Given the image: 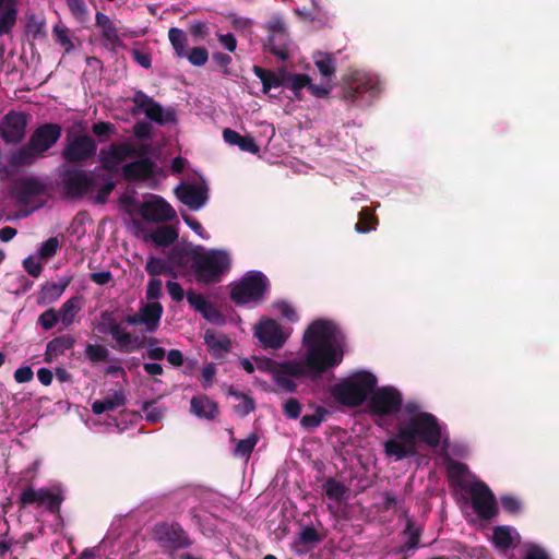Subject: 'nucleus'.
<instances>
[{
  "mask_svg": "<svg viewBox=\"0 0 559 559\" xmlns=\"http://www.w3.org/2000/svg\"><path fill=\"white\" fill-rule=\"evenodd\" d=\"M344 343L345 337L334 322L314 320L302 336V357L280 361L272 377L273 382L284 392H296V379H317L342 362Z\"/></svg>",
  "mask_w": 559,
  "mask_h": 559,
  "instance_id": "f257e3e1",
  "label": "nucleus"
},
{
  "mask_svg": "<svg viewBox=\"0 0 559 559\" xmlns=\"http://www.w3.org/2000/svg\"><path fill=\"white\" fill-rule=\"evenodd\" d=\"M445 427L430 413L411 417L397 427V437L408 443L423 442L429 447L442 443V451L449 449V438L444 436Z\"/></svg>",
  "mask_w": 559,
  "mask_h": 559,
  "instance_id": "f03ea898",
  "label": "nucleus"
},
{
  "mask_svg": "<svg viewBox=\"0 0 559 559\" xmlns=\"http://www.w3.org/2000/svg\"><path fill=\"white\" fill-rule=\"evenodd\" d=\"M378 380L369 371H357L331 388L333 399L349 407L362 405L377 386Z\"/></svg>",
  "mask_w": 559,
  "mask_h": 559,
  "instance_id": "7ed1b4c3",
  "label": "nucleus"
},
{
  "mask_svg": "<svg viewBox=\"0 0 559 559\" xmlns=\"http://www.w3.org/2000/svg\"><path fill=\"white\" fill-rule=\"evenodd\" d=\"M380 92V82L377 75L354 71L345 81L342 88V98L356 106H367Z\"/></svg>",
  "mask_w": 559,
  "mask_h": 559,
  "instance_id": "20e7f679",
  "label": "nucleus"
},
{
  "mask_svg": "<svg viewBox=\"0 0 559 559\" xmlns=\"http://www.w3.org/2000/svg\"><path fill=\"white\" fill-rule=\"evenodd\" d=\"M152 538L162 552L173 557L177 551L190 548L193 539L176 521H160L152 527Z\"/></svg>",
  "mask_w": 559,
  "mask_h": 559,
  "instance_id": "39448f33",
  "label": "nucleus"
},
{
  "mask_svg": "<svg viewBox=\"0 0 559 559\" xmlns=\"http://www.w3.org/2000/svg\"><path fill=\"white\" fill-rule=\"evenodd\" d=\"M443 463L445 465L447 475L453 489H490L484 481L472 474L466 464L454 461L449 456L448 452L455 455L464 456L467 452L464 445H454L443 451Z\"/></svg>",
  "mask_w": 559,
  "mask_h": 559,
  "instance_id": "423d86ee",
  "label": "nucleus"
},
{
  "mask_svg": "<svg viewBox=\"0 0 559 559\" xmlns=\"http://www.w3.org/2000/svg\"><path fill=\"white\" fill-rule=\"evenodd\" d=\"M269 280L260 271H249L230 290V298L237 305H255L269 292Z\"/></svg>",
  "mask_w": 559,
  "mask_h": 559,
  "instance_id": "0eeeda50",
  "label": "nucleus"
},
{
  "mask_svg": "<svg viewBox=\"0 0 559 559\" xmlns=\"http://www.w3.org/2000/svg\"><path fill=\"white\" fill-rule=\"evenodd\" d=\"M59 177L62 190L70 199H82L98 186L94 170L86 171L82 168L63 165L60 167Z\"/></svg>",
  "mask_w": 559,
  "mask_h": 559,
  "instance_id": "6e6552de",
  "label": "nucleus"
},
{
  "mask_svg": "<svg viewBox=\"0 0 559 559\" xmlns=\"http://www.w3.org/2000/svg\"><path fill=\"white\" fill-rule=\"evenodd\" d=\"M152 152L151 143H142L135 146L132 142L112 143L99 152V162L109 170L116 169L122 162L135 156L148 155Z\"/></svg>",
  "mask_w": 559,
  "mask_h": 559,
  "instance_id": "1a4fd4ad",
  "label": "nucleus"
},
{
  "mask_svg": "<svg viewBox=\"0 0 559 559\" xmlns=\"http://www.w3.org/2000/svg\"><path fill=\"white\" fill-rule=\"evenodd\" d=\"M230 260L223 250H211L194 260L195 274L200 281L214 283L229 269Z\"/></svg>",
  "mask_w": 559,
  "mask_h": 559,
  "instance_id": "9d476101",
  "label": "nucleus"
},
{
  "mask_svg": "<svg viewBox=\"0 0 559 559\" xmlns=\"http://www.w3.org/2000/svg\"><path fill=\"white\" fill-rule=\"evenodd\" d=\"M382 501L379 506V511H401L400 518L405 519V528L403 531V536L406 538L405 544L403 545V549L414 550L418 547L423 530L420 526L415 524V521L408 516V510L404 509L401 502L390 496L388 491H385L382 497Z\"/></svg>",
  "mask_w": 559,
  "mask_h": 559,
  "instance_id": "9b49d317",
  "label": "nucleus"
},
{
  "mask_svg": "<svg viewBox=\"0 0 559 559\" xmlns=\"http://www.w3.org/2000/svg\"><path fill=\"white\" fill-rule=\"evenodd\" d=\"M402 395L393 386L378 388L369 395L368 407L378 416L395 415L402 408Z\"/></svg>",
  "mask_w": 559,
  "mask_h": 559,
  "instance_id": "f8f14e48",
  "label": "nucleus"
},
{
  "mask_svg": "<svg viewBox=\"0 0 559 559\" xmlns=\"http://www.w3.org/2000/svg\"><path fill=\"white\" fill-rule=\"evenodd\" d=\"M284 78L283 88L289 90L294 97L299 100L304 97V91L309 92L314 97L323 98L326 97L332 90L330 82L313 84L307 74L290 73L286 70Z\"/></svg>",
  "mask_w": 559,
  "mask_h": 559,
  "instance_id": "ddd939ff",
  "label": "nucleus"
},
{
  "mask_svg": "<svg viewBox=\"0 0 559 559\" xmlns=\"http://www.w3.org/2000/svg\"><path fill=\"white\" fill-rule=\"evenodd\" d=\"M292 334V329H284L274 319H263L254 328V336L265 349L277 350L284 346Z\"/></svg>",
  "mask_w": 559,
  "mask_h": 559,
  "instance_id": "4468645a",
  "label": "nucleus"
},
{
  "mask_svg": "<svg viewBox=\"0 0 559 559\" xmlns=\"http://www.w3.org/2000/svg\"><path fill=\"white\" fill-rule=\"evenodd\" d=\"M97 152V143L87 134L68 136L61 157L67 163H81L92 158Z\"/></svg>",
  "mask_w": 559,
  "mask_h": 559,
  "instance_id": "2eb2a0df",
  "label": "nucleus"
},
{
  "mask_svg": "<svg viewBox=\"0 0 559 559\" xmlns=\"http://www.w3.org/2000/svg\"><path fill=\"white\" fill-rule=\"evenodd\" d=\"M126 163L121 167V175L128 181L151 182L162 175V168L147 155Z\"/></svg>",
  "mask_w": 559,
  "mask_h": 559,
  "instance_id": "dca6fc26",
  "label": "nucleus"
},
{
  "mask_svg": "<svg viewBox=\"0 0 559 559\" xmlns=\"http://www.w3.org/2000/svg\"><path fill=\"white\" fill-rule=\"evenodd\" d=\"M139 214L144 221L151 223H166L176 217L175 209L157 194H150L140 204Z\"/></svg>",
  "mask_w": 559,
  "mask_h": 559,
  "instance_id": "f3484780",
  "label": "nucleus"
},
{
  "mask_svg": "<svg viewBox=\"0 0 559 559\" xmlns=\"http://www.w3.org/2000/svg\"><path fill=\"white\" fill-rule=\"evenodd\" d=\"M132 102L135 104L138 110L144 112L150 120L160 126H166L176 121V116L173 110L164 109L159 103L155 102L142 91H136L134 93Z\"/></svg>",
  "mask_w": 559,
  "mask_h": 559,
  "instance_id": "a211bd4d",
  "label": "nucleus"
},
{
  "mask_svg": "<svg viewBox=\"0 0 559 559\" xmlns=\"http://www.w3.org/2000/svg\"><path fill=\"white\" fill-rule=\"evenodd\" d=\"M163 312V306L158 301L147 302L136 313L124 317L123 322L128 325H143L145 332L153 333L159 326Z\"/></svg>",
  "mask_w": 559,
  "mask_h": 559,
  "instance_id": "6ab92c4d",
  "label": "nucleus"
},
{
  "mask_svg": "<svg viewBox=\"0 0 559 559\" xmlns=\"http://www.w3.org/2000/svg\"><path fill=\"white\" fill-rule=\"evenodd\" d=\"M62 491H22L20 497L21 507L35 506L37 509H44L50 513H59L63 501Z\"/></svg>",
  "mask_w": 559,
  "mask_h": 559,
  "instance_id": "aec40b11",
  "label": "nucleus"
},
{
  "mask_svg": "<svg viewBox=\"0 0 559 559\" xmlns=\"http://www.w3.org/2000/svg\"><path fill=\"white\" fill-rule=\"evenodd\" d=\"M26 124L23 112L10 111L0 123V134L7 143H20L25 136Z\"/></svg>",
  "mask_w": 559,
  "mask_h": 559,
  "instance_id": "412c9836",
  "label": "nucleus"
},
{
  "mask_svg": "<svg viewBox=\"0 0 559 559\" xmlns=\"http://www.w3.org/2000/svg\"><path fill=\"white\" fill-rule=\"evenodd\" d=\"M464 500H469L474 512L483 520H491L498 511L493 491H464Z\"/></svg>",
  "mask_w": 559,
  "mask_h": 559,
  "instance_id": "4be33fe9",
  "label": "nucleus"
},
{
  "mask_svg": "<svg viewBox=\"0 0 559 559\" xmlns=\"http://www.w3.org/2000/svg\"><path fill=\"white\" fill-rule=\"evenodd\" d=\"M47 191V186L39 179L27 177L20 179L13 187V197L23 204H31Z\"/></svg>",
  "mask_w": 559,
  "mask_h": 559,
  "instance_id": "5701e85b",
  "label": "nucleus"
},
{
  "mask_svg": "<svg viewBox=\"0 0 559 559\" xmlns=\"http://www.w3.org/2000/svg\"><path fill=\"white\" fill-rule=\"evenodd\" d=\"M61 136V127L56 123L39 126L32 134L31 147L38 154H43L52 147Z\"/></svg>",
  "mask_w": 559,
  "mask_h": 559,
  "instance_id": "b1692460",
  "label": "nucleus"
},
{
  "mask_svg": "<svg viewBox=\"0 0 559 559\" xmlns=\"http://www.w3.org/2000/svg\"><path fill=\"white\" fill-rule=\"evenodd\" d=\"M177 198L193 211L200 210L207 201V188L197 183H181L175 189Z\"/></svg>",
  "mask_w": 559,
  "mask_h": 559,
  "instance_id": "393cba45",
  "label": "nucleus"
},
{
  "mask_svg": "<svg viewBox=\"0 0 559 559\" xmlns=\"http://www.w3.org/2000/svg\"><path fill=\"white\" fill-rule=\"evenodd\" d=\"M186 297L191 308L201 313L206 321L215 325L225 323V318L221 311L203 295L190 290L187 293Z\"/></svg>",
  "mask_w": 559,
  "mask_h": 559,
  "instance_id": "a878e982",
  "label": "nucleus"
},
{
  "mask_svg": "<svg viewBox=\"0 0 559 559\" xmlns=\"http://www.w3.org/2000/svg\"><path fill=\"white\" fill-rule=\"evenodd\" d=\"M121 323H117L109 334L115 342V347L121 353H132L144 347V338L133 335Z\"/></svg>",
  "mask_w": 559,
  "mask_h": 559,
  "instance_id": "bb28decb",
  "label": "nucleus"
},
{
  "mask_svg": "<svg viewBox=\"0 0 559 559\" xmlns=\"http://www.w3.org/2000/svg\"><path fill=\"white\" fill-rule=\"evenodd\" d=\"M204 343L207 346L210 354L215 359L224 358L231 348L230 338L213 330H206L204 333Z\"/></svg>",
  "mask_w": 559,
  "mask_h": 559,
  "instance_id": "cd10ccee",
  "label": "nucleus"
},
{
  "mask_svg": "<svg viewBox=\"0 0 559 559\" xmlns=\"http://www.w3.org/2000/svg\"><path fill=\"white\" fill-rule=\"evenodd\" d=\"M96 26L100 29V36L106 41V47L115 48L121 44L118 29L114 22L103 12H96Z\"/></svg>",
  "mask_w": 559,
  "mask_h": 559,
  "instance_id": "c85d7f7f",
  "label": "nucleus"
},
{
  "mask_svg": "<svg viewBox=\"0 0 559 559\" xmlns=\"http://www.w3.org/2000/svg\"><path fill=\"white\" fill-rule=\"evenodd\" d=\"M384 453L388 457L400 461L415 454L414 443L401 440L397 436L383 443Z\"/></svg>",
  "mask_w": 559,
  "mask_h": 559,
  "instance_id": "c756f323",
  "label": "nucleus"
},
{
  "mask_svg": "<svg viewBox=\"0 0 559 559\" xmlns=\"http://www.w3.org/2000/svg\"><path fill=\"white\" fill-rule=\"evenodd\" d=\"M75 340L71 335H60L47 343L44 361L51 364L58 356L63 355L74 346Z\"/></svg>",
  "mask_w": 559,
  "mask_h": 559,
  "instance_id": "7c9ffc66",
  "label": "nucleus"
},
{
  "mask_svg": "<svg viewBox=\"0 0 559 559\" xmlns=\"http://www.w3.org/2000/svg\"><path fill=\"white\" fill-rule=\"evenodd\" d=\"M191 413L199 418L214 419L218 413L217 404L206 395H195L190 402Z\"/></svg>",
  "mask_w": 559,
  "mask_h": 559,
  "instance_id": "2f4dec72",
  "label": "nucleus"
},
{
  "mask_svg": "<svg viewBox=\"0 0 559 559\" xmlns=\"http://www.w3.org/2000/svg\"><path fill=\"white\" fill-rule=\"evenodd\" d=\"M285 71V69H281L277 72H271L260 67H254V73L261 80L264 93H269L272 88L284 87Z\"/></svg>",
  "mask_w": 559,
  "mask_h": 559,
  "instance_id": "473e14b6",
  "label": "nucleus"
},
{
  "mask_svg": "<svg viewBox=\"0 0 559 559\" xmlns=\"http://www.w3.org/2000/svg\"><path fill=\"white\" fill-rule=\"evenodd\" d=\"M84 304L83 296H73L69 298L60 308L59 317L61 320V323L64 326L71 325L76 314L81 311Z\"/></svg>",
  "mask_w": 559,
  "mask_h": 559,
  "instance_id": "72a5a7b5",
  "label": "nucleus"
},
{
  "mask_svg": "<svg viewBox=\"0 0 559 559\" xmlns=\"http://www.w3.org/2000/svg\"><path fill=\"white\" fill-rule=\"evenodd\" d=\"M126 404V396L122 390L115 391L110 396L103 400H96L92 404V411L95 415H100L108 411H114Z\"/></svg>",
  "mask_w": 559,
  "mask_h": 559,
  "instance_id": "f704fd0d",
  "label": "nucleus"
},
{
  "mask_svg": "<svg viewBox=\"0 0 559 559\" xmlns=\"http://www.w3.org/2000/svg\"><path fill=\"white\" fill-rule=\"evenodd\" d=\"M97 178V187L94 188L93 192H96L94 195V202L96 204H105L108 201L109 195L116 187L115 181L109 175L106 174H96Z\"/></svg>",
  "mask_w": 559,
  "mask_h": 559,
  "instance_id": "c9c22d12",
  "label": "nucleus"
},
{
  "mask_svg": "<svg viewBox=\"0 0 559 559\" xmlns=\"http://www.w3.org/2000/svg\"><path fill=\"white\" fill-rule=\"evenodd\" d=\"M492 543L500 551H508L516 546L512 530L509 526H496L492 532Z\"/></svg>",
  "mask_w": 559,
  "mask_h": 559,
  "instance_id": "e433bc0d",
  "label": "nucleus"
},
{
  "mask_svg": "<svg viewBox=\"0 0 559 559\" xmlns=\"http://www.w3.org/2000/svg\"><path fill=\"white\" fill-rule=\"evenodd\" d=\"M178 233L175 227L164 225L153 230L148 239L156 246L168 247L176 241Z\"/></svg>",
  "mask_w": 559,
  "mask_h": 559,
  "instance_id": "4c0bfd02",
  "label": "nucleus"
},
{
  "mask_svg": "<svg viewBox=\"0 0 559 559\" xmlns=\"http://www.w3.org/2000/svg\"><path fill=\"white\" fill-rule=\"evenodd\" d=\"M269 50L280 60L284 61L289 57V40L287 34L271 35L267 41Z\"/></svg>",
  "mask_w": 559,
  "mask_h": 559,
  "instance_id": "58836bf2",
  "label": "nucleus"
},
{
  "mask_svg": "<svg viewBox=\"0 0 559 559\" xmlns=\"http://www.w3.org/2000/svg\"><path fill=\"white\" fill-rule=\"evenodd\" d=\"M313 60L322 76L330 79L334 75L335 58L332 53L318 51L313 55ZM324 82H329V80H325Z\"/></svg>",
  "mask_w": 559,
  "mask_h": 559,
  "instance_id": "ea45409f",
  "label": "nucleus"
},
{
  "mask_svg": "<svg viewBox=\"0 0 559 559\" xmlns=\"http://www.w3.org/2000/svg\"><path fill=\"white\" fill-rule=\"evenodd\" d=\"M37 155L39 154L31 147V142L28 141L26 146H23L11 154L10 164L12 166H29L34 164Z\"/></svg>",
  "mask_w": 559,
  "mask_h": 559,
  "instance_id": "a19ab883",
  "label": "nucleus"
},
{
  "mask_svg": "<svg viewBox=\"0 0 559 559\" xmlns=\"http://www.w3.org/2000/svg\"><path fill=\"white\" fill-rule=\"evenodd\" d=\"M168 38L175 49L176 56L185 58L188 47L187 34L180 28L171 27L168 32Z\"/></svg>",
  "mask_w": 559,
  "mask_h": 559,
  "instance_id": "79ce46f5",
  "label": "nucleus"
},
{
  "mask_svg": "<svg viewBox=\"0 0 559 559\" xmlns=\"http://www.w3.org/2000/svg\"><path fill=\"white\" fill-rule=\"evenodd\" d=\"M329 414L328 409L323 406H317L313 414H306L300 418V425L302 428L312 430L318 428Z\"/></svg>",
  "mask_w": 559,
  "mask_h": 559,
  "instance_id": "37998d69",
  "label": "nucleus"
},
{
  "mask_svg": "<svg viewBox=\"0 0 559 559\" xmlns=\"http://www.w3.org/2000/svg\"><path fill=\"white\" fill-rule=\"evenodd\" d=\"M84 355L92 364L106 362L109 359V350L99 344H87L84 349Z\"/></svg>",
  "mask_w": 559,
  "mask_h": 559,
  "instance_id": "c03bdc74",
  "label": "nucleus"
},
{
  "mask_svg": "<svg viewBox=\"0 0 559 559\" xmlns=\"http://www.w3.org/2000/svg\"><path fill=\"white\" fill-rule=\"evenodd\" d=\"M68 285V280L63 283H49L44 285L40 292V299L43 301L57 300L63 294Z\"/></svg>",
  "mask_w": 559,
  "mask_h": 559,
  "instance_id": "a18cd8bd",
  "label": "nucleus"
},
{
  "mask_svg": "<svg viewBox=\"0 0 559 559\" xmlns=\"http://www.w3.org/2000/svg\"><path fill=\"white\" fill-rule=\"evenodd\" d=\"M376 219L369 207H364L359 212V221L355 224V230L359 234H365L376 229Z\"/></svg>",
  "mask_w": 559,
  "mask_h": 559,
  "instance_id": "49530a36",
  "label": "nucleus"
},
{
  "mask_svg": "<svg viewBox=\"0 0 559 559\" xmlns=\"http://www.w3.org/2000/svg\"><path fill=\"white\" fill-rule=\"evenodd\" d=\"M311 3L313 5V8L317 10L316 14H313L310 11L300 10V9H297L296 13L311 22H318L320 25H328L331 20L330 15L320 9L318 0H311Z\"/></svg>",
  "mask_w": 559,
  "mask_h": 559,
  "instance_id": "de8ad7c7",
  "label": "nucleus"
},
{
  "mask_svg": "<svg viewBox=\"0 0 559 559\" xmlns=\"http://www.w3.org/2000/svg\"><path fill=\"white\" fill-rule=\"evenodd\" d=\"M60 249V241L57 237H50L41 242L37 249V258L40 260H49L56 255Z\"/></svg>",
  "mask_w": 559,
  "mask_h": 559,
  "instance_id": "09e8293b",
  "label": "nucleus"
},
{
  "mask_svg": "<svg viewBox=\"0 0 559 559\" xmlns=\"http://www.w3.org/2000/svg\"><path fill=\"white\" fill-rule=\"evenodd\" d=\"M258 437L254 433H251L246 439H241L238 441L234 449V454L240 457H249L254 447L257 445Z\"/></svg>",
  "mask_w": 559,
  "mask_h": 559,
  "instance_id": "8fccbe9b",
  "label": "nucleus"
},
{
  "mask_svg": "<svg viewBox=\"0 0 559 559\" xmlns=\"http://www.w3.org/2000/svg\"><path fill=\"white\" fill-rule=\"evenodd\" d=\"M118 323L117 319L111 311H103L100 313L99 320L95 325V329L98 333L103 335H109L116 324Z\"/></svg>",
  "mask_w": 559,
  "mask_h": 559,
  "instance_id": "3c124183",
  "label": "nucleus"
},
{
  "mask_svg": "<svg viewBox=\"0 0 559 559\" xmlns=\"http://www.w3.org/2000/svg\"><path fill=\"white\" fill-rule=\"evenodd\" d=\"M52 34L55 40L66 49V51H70L73 49V43L69 36V29L63 24H56L52 28Z\"/></svg>",
  "mask_w": 559,
  "mask_h": 559,
  "instance_id": "603ef678",
  "label": "nucleus"
},
{
  "mask_svg": "<svg viewBox=\"0 0 559 559\" xmlns=\"http://www.w3.org/2000/svg\"><path fill=\"white\" fill-rule=\"evenodd\" d=\"M159 341L155 337L144 338V346H146V357L151 360H162L166 356V350L160 347Z\"/></svg>",
  "mask_w": 559,
  "mask_h": 559,
  "instance_id": "864d4df0",
  "label": "nucleus"
},
{
  "mask_svg": "<svg viewBox=\"0 0 559 559\" xmlns=\"http://www.w3.org/2000/svg\"><path fill=\"white\" fill-rule=\"evenodd\" d=\"M145 271L152 275H160L169 271V267L165 260L157 257H150L145 264Z\"/></svg>",
  "mask_w": 559,
  "mask_h": 559,
  "instance_id": "5fc2aeb1",
  "label": "nucleus"
},
{
  "mask_svg": "<svg viewBox=\"0 0 559 559\" xmlns=\"http://www.w3.org/2000/svg\"><path fill=\"white\" fill-rule=\"evenodd\" d=\"M16 21V11L14 8H5L0 16V36L10 33Z\"/></svg>",
  "mask_w": 559,
  "mask_h": 559,
  "instance_id": "6e6d98bb",
  "label": "nucleus"
},
{
  "mask_svg": "<svg viewBox=\"0 0 559 559\" xmlns=\"http://www.w3.org/2000/svg\"><path fill=\"white\" fill-rule=\"evenodd\" d=\"M192 66L202 67L209 60L207 50L203 47H194L189 52H186V57Z\"/></svg>",
  "mask_w": 559,
  "mask_h": 559,
  "instance_id": "4d7b16f0",
  "label": "nucleus"
},
{
  "mask_svg": "<svg viewBox=\"0 0 559 559\" xmlns=\"http://www.w3.org/2000/svg\"><path fill=\"white\" fill-rule=\"evenodd\" d=\"M321 540L319 532L311 525L302 527L299 533V543L304 545H316Z\"/></svg>",
  "mask_w": 559,
  "mask_h": 559,
  "instance_id": "13d9d810",
  "label": "nucleus"
},
{
  "mask_svg": "<svg viewBox=\"0 0 559 559\" xmlns=\"http://www.w3.org/2000/svg\"><path fill=\"white\" fill-rule=\"evenodd\" d=\"M139 202L136 199V192L134 190L124 191L119 197V205L127 213L131 214L138 206Z\"/></svg>",
  "mask_w": 559,
  "mask_h": 559,
  "instance_id": "bf43d9fd",
  "label": "nucleus"
},
{
  "mask_svg": "<svg viewBox=\"0 0 559 559\" xmlns=\"http://www.w3.org/2000/svg\"><path fill=\"white\" fill-rule=\"evenodd\" d=\"M163 295V283L158 278H151L146 286V299L148 302L158 301Z\"/></svg>",
  "mask_w": 559,
  "mask_h": 559,
  "instance_id": "052dcab7",
  "label": "nucleus"
},
{
  "mask_svg": "<svg viewBox=\"0 0 559 559\" xmlns=\"http://www.w3.org/2000/svg\"><path fill=\"white\" fill-rule=\"evenodd\" d=\"M273 308L281 314L282 318H284L290 322L298 321V314H297L296 310L288 302L283 301V300L276 301V302H274Z\"/></svg>",
  "mask_w": 559,
  "mask_h": 559,
  "instance_id": "680f3d73",
  "label": "nucleus"
},
{
  "mask_svg": "<svg viewBox=\"0 0 559 559\" xmlns=\"http://www.w3.org/2000/svg\"><path fill=\"white\" fill-rule=\"evenodd\" d=\"M229 394L242 400L241 403L236 406V412L241 416H246L254 409L252 399L242 393L236 392L233 389L229 390Z\"/></svg>",
  "mask_w": 559,
  "mask_h": 559,
  "instance_id": "e2e57ef3",
  "label": "nucleus"
},
{
  "mask_svg": "<svg viewBox=\"0 0 559 559\" xmlns=\"http://www.w3.org/2000/svg\"><path fill=\"white\" fill-rule=\"evenodd\" d=\"M216 376V367L213 362L205 364L201 369V385L204 390L213 385Z\"/></svg>",
  "mask_w": 559,
  "mask_h": 559,
  "instance_id": "0e129e2a",
  "label": "nucleus"
},
{
  "mask_svg": "<svg viewBox=\"0 0 559 559\" xmlns=\"http://www.w3.org/2000/svg\"><path fill=\"white\" fill-rule=\"evenodd\" d=\"M59 313L53 309L44 311L38 318V324L46 331L51 330L59 321Z\"/></svg>",
  "mask_w": 559,
  "mask_h": 559,
  "instance_id": "69168bd1",
  "label": "nucleus"
},
{
  "mask_svg": "<svg viewBox=\"0 0 559 559\" xmlns=\"http://www.w3.org/2000/svg\"><path fill=\"white\" fill-rule=\"evenodd\" d=\"M283 412L289 419H297L301 413V405L298 400L290 397L283 404Z\"/></svg>",
  "mask_w": 559,
  "mask_h": 559,
  "instance_id": "338daca9",
  "label": "nucleus"
},
{
  "mask_svg": "<svg viewBox=\"0 0 559 559\" xmlns=\"http://www.w3.org/2000/svg\"><path fill=\"white\" fill-rule=\"evenodd\" d=\"M67 4L78 21L83 22L85 20L87 9L84 0H67Z\"/></svg>",
  "mask_w": 559,
  "mask_h": 559,
  "instance_id": "774afa93",
  "label": "nucleus"
}]
</instances>
